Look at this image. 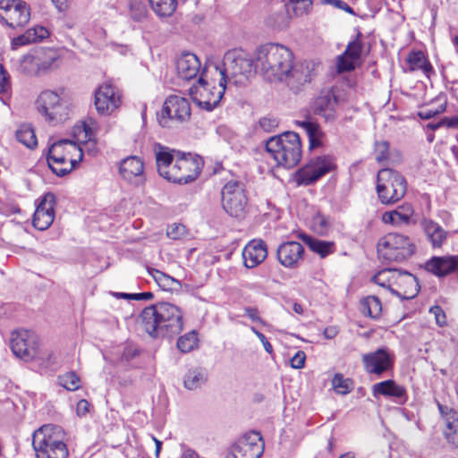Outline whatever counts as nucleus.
<instances>
[{
  "mask_svg": "<svg viewBox=\"0 0 458 458\" xmlns=\"http://www.w3.org/2000/svg\"><path fill=\"white\" fill-rule=\"evenodd\" d=\"M293 61V52L286 47L268 43L260 46L255 54V70H259L269 81H283Z\"/></svg>",
  "mask_w": 458,
  "mask_h": 458,
  "instance_id": "nucleus-3",
  "label": "nucleus"
},
{
  "mask_svg": "<svg viewBox=\"0 0 458 458\" xmlns=\"http://www.w3.org/2000/svg\"><path fill=\"white\" fill-rule=\"evenodd\" d=\"M157 172L168 182L177 184H188L199 175L203 160L198 155L177 152L159 151L156 155Z\"/></svg>",
  "mask_w": 458,
  "mask_h": 458,
  "instance_id": "nucleus-2",
  "label": "nucleus"
},
{
  "mask_svg": "<svg viewBox=\"0 0 458 458\" xmlns=\"http://www.w3.org/2000/svg\"><path fill=\"white\" fill-rule=\"evenodd\" d=\"M364 369L369 374L382 375L393 366V358L386 348L362 355Z\"/></svg>",
  "mask_w": 458,
  "mask_h": 458,
  "instance_id": "nucleus-19",
  "label": "nucleus"
},
{
  "mask_svg": "<svg viewBox=\"0 0 458 458\" xmlns=\"http://www.w3.org/2000/svg\"><path fill=\"white\" fill-rule=\"evenodd\" d=\"M49 31L43 26H35L25 31V33L15 37L12 40V48L17 49L21 46L42 41L48 38Z\"/></svg>",
  "mask_w": 458,
  "mask_h": 458,
  "instance_id": "nucleus-31",
  "label": "nucleus"
},
{
  "mask_svg": "<svg viewBox=\"0 0 458 458\" xmlns=\"http://www.w3.org/2000/svg\"><path fill=\"white\" fill-rule=\"evenodd\" d=\"M186 233L185 226L182 224H173L168 226L166 234L173 240H177Z\"/></svg>",
  "mask_w": 458,
  "mask_h": 458,
  "instance_id": "nucleus-58",
  "label": "nucleus"
},
{
  "mask_svg": "<svg viewBox=\"0 0 458 458\" xmlns=\"http://www.w3.org/2000/svg\"><path fill=\"white\" fill-rule=\"evenodd\" d=\"M19 71L27 76L44 75L33 51H30L21 58L19 65Z\"/></svg>",
  "mask_w": 458,
  "mask_h": 458,
  "instance_id": "nucleus-38",
  "label": "nucleus"
},
{
  "mask_svg": "<svg viewBox=\"0 0 458 458\" xmlns=\"http://www.w3.org/2000/svg\"><path fill=\"white\" fill-rule=\"evenodd\" d=\"M226 88V80L220 77L218 86H210L203 78V72L198 80V86H192L190 89L193 101L198 106L213 111L220 103Z\"/></svg>",
  "mask_w": 458,
  "mask_h": 458,
  "instance_id": "nucleus-8",
  "label": "nucleus"
},
{
  "mask_svg": "<svg viewBox=\"0 0 458 458\" xmlns=\"http://www.w3.org/2000/svg\"><path fill=\"white\" fill-rule=\"evenodd\" d=\"M198 333L196 330H192L181 335L177 340L176 346L181 352L188 353L198 348Z\"/></svg>",
  "mask_w": 458,
  "mask_h": 458,
  "instance_id": "nucleus-44",
  "label": "nucleus"
},
{
  "mask_svg": "<svg viewBox=\"0 0 458 458\" xmlns=\"http://www.w3.org/2000/svg\"><path fill=\"white\" fill-rule=\"evenodd\" d=\"M200 66L198 56L190 52L182 53L176 61L178 76L185 81L196 78L200 72Z\"/></svg>",
  "mask_w": 458,
  "mask_h": 458,
  "instance_id": "nucleus-24",
  "label": "nucleus"
},
{
  "mask_svg": "<svg viewBox=\"0 0 458 458\" xmlns=\"http://www.w3.org/2000/svg\"><path fill=\"white\" fill-rule=\"evenodd\" d=\"M396 283L403 284L404 289V299L414 298L420 292V286L418 278L406 270H399L397 272Z\"/></svg>",
  "mask_w": 458,
  "mask_h": 458,
  "instance_id": "nucleus-37",
  "label": "nucleus"
},
{
  "mask_svg": "<svg viewBox=\"0 0 458 458\" xmlns=\"http://www.w3.org/2000/svg\"><path fill=\"white\" fill-rule=\"evenodd\" d=\"M336 167L331 156H320L311 159L309 164L298 173L299 184L310 185Z\"/></svg>",
  "mask_w": 458,
  "mask_h": 458,
  "instance_id": "nucleus-15",
  "label": "nucleus"
},
{
  "mask_svg": "<svg viewBox=\"0 0 458 458\" xmlns=\"http://www.w3.org/2000/svg\"><path fill=\"white\" fill-rule=\"evenodd\" d=\"M38 337L34 332L21 329L12 333L11 349L15 356L25 361L31 360L38 356Z\"/></svg>",
  "mask_w": 458,
  "mask_h": 458,
  "instance_id": "nucleus-14",
  "label": "nucleus"
},
{
  "mask_svg": "<svg viewBox=\"0 0 458 458\" xmlns=\"http://www.w3.org/2000/svg\"><path fill=\"white\" fill-rule=\"evenodd\" d=\"M437 407L445 423V437L449 444L458 448V412L440 403H437Z\"/></svg>",
  "mask_w": 458,
  "mask_h": 458,
  "instance_id": "nucleus-23",
  "label": "nucleus"
},
{
  "mask_svg": "<svg viewBox=\"0 0 458 458\" xmlns=\"http://www.w3.org/2000/svg\"><path fill=\"white\" fill-rule=\"evenodd\" d=\"M446 106L445 104L441 105L437 109H427L423 111H420L418 113V116L422 120H429L436 115L442 114L445 111Z\"/></svg>",
  "mask_w": 458,
  "mask_h": 458,
  "instance_id": "nucleus-60",
  "label": "nucleus"
},
{
  "mask_svg": "<svg viewBox=\"0 0 458 458\" xmlns=\"http://www.w3.org/2000/svg\"><path fill=\"white\" fill-rule=\"evenodd\" d=\"M37 458H67L68 449L66 445H59L36 451Z\"/></svg>",
  "mask_w": 458,
  "mask_h": 458,
  "instance_id": "nucleus-46",
  "label": "nucleus"
},
{
  "mask_svg": "<svg viewBox=\"0 0 458 458\" xmlns=\"http://www.w3.org/2000/svg\"><path fill=\"white\" fill-rule=\"evenodd\" d=\"M130 15L131 18L140 22L146 19L148 15V8L142 0H130Z\"/></svg>",
  "mask_w": 458,
  "mask_h": 458,
  "instance_id": "nucleus-48",
  "label": "nucleus"
},
{
  "mask_svg": "<svg viewBox=\"0 0 458 458\" xmlns=\"http://www.w3.org/2000/svg\"><path fill=\"white\" fill-rule=\"evenodd\" d=\"M351 379L344 378L342 374H335L332 385L337 393L346 394L351 392Z\"/></svg>",
  "mask_w": 458,
  "mask_h": 458,
  "instance_id": "nucleus-53",
  "label": "nucleus"
},
{
  "mask_svg": "<svg viewBox=\"0 0 458 458\" xmlns=\"http://www.w3.org/2000/svg\"><path fill=\"white\" fill-rule=\"evenodd\" d=\"M397 272L398 269H383L373 276L372 281L379 286L387 288L393 294L400 296V293L392 288V280L396 282Z\"/></svg>",
  "mask_w": 458,
  "mask_h": 458,
  "instance_id": "nucleus-39",
  "label": "nucleus"
},
{
  "mask_svg": "<svg viewBox=\"0 0 458 458\" xmlns=\"http://www.w3.org/2000/svg\"><path fill=\"white\" fill-rule=\"evenodd\" d=\"M306 354L302 351H298L291 359V366L293 369H302L305 364Z\"/></svg>",
  "mask_w": 458,
  "mask_h": 458,
  "instance_id": "nucleus-61",
  "label": "nucleus"
},
{
  "mask_svg": "<svg viewBox=\"0 0 458 458\" xmlns=\"http://www.w3.org/2000/svg\"><path fill=\"white\" fill-rule=\"evenodd\" d=\"M415 252L411 240L398 233H389L379 239L377 253L380 259L387 261H403Z\"/></svg>",
  "mask_w": 458,
  "mask_h": 458,
  "instance_id": "nucleus-7",
  "label": "nucleus"
},
{
  "mask_svg": "<svg viewBox=\"0 0 458 458\" xmlns=\"http://www.w3.org/2000/svg\"><path fill=\"white\" fill-rule=\"evenodd\" d=\"M331 227L329 216L318 213L312 219V228L319 234H326Z\"/></svg>",
  "mask_w": 458,
  "mask_h": 458,
  "instance_id": "nucleus-49",
  "label": "nucleus"
},
{
  "mask_svg": "<svg viewBox=\"0 0 458 458\" xmlns=\"http://www.w3.org/2000/svg\"><path fill=\"white\" fill-rule=\"evenodd\" d=\"M216 69L227 82L237 76L247 78L255 70V61L242 50L233 49L225 53L222 67L216 66Z\"/></svg>",
  "mask_w": 458,
  "mask_h": 458,
  "instance_id": "nucleus-9",
  "label": "nucleus"
},
{
  "mask_svg": "<svg viewBox=\"0 0 458 458\" xmlns=\"http://www.w3.org/2000/svg\"><path fill=\"white\" fill-rule=\"evenodd\" d=\"M425 61V55L421 51H412L407 57L411 71L419 70Z\"/></svg>",
  "mask_w": 458,
  "mask_h": 458,
  "instance_id": "nucleus-55",
  "label": "nucleus"
},
{
  "mask_svg": "<svg viewBox=\"0 0 458 458\" xmlns=\"http://www.w3.org/2000/svg\"><path fill=\"white\" fill-rule=\"evenodd\" d=\"M208 373L203 367H193L187 370L183 377L184 387L188 390H196L208 381Z\"/></svg>",
  "mask_w": 458,
  "mask_h": 458,
  "instance_id": "nucleus-34",
  "label": "nucleus"
},
{
  "mask_svg": "<svg viewBox=\"0 0 458 458\" xmlns=\"http://www.w3.org/2000/svg\"><path fill=\"white\" fill-rule=\"evenodd\" d=\"M267 256V244L262 240H253L249 242L242 250L244 265L248 268H253L259 265Z\"/></svg>",
  "mask_w": 458,
  "mask_h": 458,
  "instance_id": "nucleus-26",
  "label": "nucleus"
},
{
  "mask_svg": "<svg viewBox=\"0 0 458 458\" xmlns=\"http://www.w3.org/2000/svg\"><path fill=\"white\" fill-rule=\"evenodd\" d=\"M44 75L57 68L59 55L54 48L40 47L32 50Z\"/></svg>",
  "mask_w": 458,
  "mask_h": 458,
  "instance_id": "nucleus-33",
  "label": "nucleus"
},
{
  "mask_svg": "<svg viewBox=\"0 0 458 458\" xmlns=\"http://www.w3.org/2000/svg\"><path fill=\"white\" fill-rule=\"evenodd\" d=\"M81 161L72 157H56L47 155L49 168L57 176H64L69 174Z\"/></svg>",
  "mask_w": 458,
  "mask_h": 458,
  "instance_id": "nucleus-32",
  "label": "nucleus"
},
{
  "mask_svg": "<svg viewBox=\"0 0 458 458\" xmlns=\"http://www.w3.org/2000/svg\"><path fill=\"white\" fill-rule=\"evenodd\" d=\"M266 151L278 165L293 168L301 158L300 136L294 131H285L278 136H273L266 142Z\"/></svg>",
  "mask_w": 458,
  "mask_h": 458,
  "instance_id": "nucleus-4",
  "label": "nucleus"
},
{
  "mask_svg": "<svg viewBox=\"0 0 458 458\" xmlns=\"http://www.w3.org/2000/svg\"><path fill=\"white\" fill-rule=\"evenodd\" d=\"M64 89L43 90L37 98L35 106L38 113L49 123L55 125L70 117L71 103L64 96Z\"/></svg>",
  "mask_w": 458,
  "mask_h": 458,
  "instance_id": "nucleus-5",
  "label": "nucleus"
},
{
  "mask_svg": "<svg viewBox=\"0 0 458 458\" xmlns=\"http://www.w3.org/2000/svg\"><path fill=\"white\" fill-rule=\"evenodd\" d=\"M30 19V5L22 0H0V20L15 29L25 26Z\"/></svg>",
  "mask_w": 458,
  "mask_h": 458,
  "instance_id": "nucleus-13",
  "label": "nucleus"
},
{
  "mask_svg": "<svg viewBox=\"0 0 458 458\" xmlns=\"http://www.w3.org/2000/svg\"><path fill=\"white\" fill-rule=\"evenodd\" d=\"M222 205L225 211L235 218H242L246 213L248 199L243 185L239 182L230 181L221 191Z\"/></svg>",
  "mask_w": 458,
  "mask_h": 458,
  "instance_id": "nucleus-11",
  "label": "nucleus"
},
{
  "mask_svg": "<svg viewBox=\"0 0 458 458\" xmlns=\"http://www.w3.org/2000/svg\"><path fill=\"white\" fill-rule=\"evenodd\" d=\"M429 312L434 315L436 323L438 326L443 327L446 324L445 313L444 312L443 309L440 306L436 305L431 307L429 309Z\"/></svg>",
  "mask_w": 458,
  "mask_h": 458,
  "instance_id": "nucleus-59",
  "label": "nucleus"
},
{
  "mask_svg": "<svg viewBox=\"0 0 458 458\" xmlns=\"http://www.w3.org/2000/svg\"><path fill=\"white\" fill-rule=\"evenodd\" d=\"M321 4L331 5L352 15H356L354 10L343 0H319Z\"/></svg>",
  "mask_w": 458,
  "mask_h": 458,
  "instance_id": "nucleus-56",
  "label": "nucleus"
},
{
  "mask_svg": "<svg viewBox=\"0 0 458 458\" xmlns=\"http://www.w3.org/2000/svg\"><path fill=\"white\" fill-rule=\"evenodd\" d=\"M244 312L253 322H258L261 325H265V321L259 317V310L257 308L245 307Z\"/></svg>",
  "mask_w": 458,
  "mask_h": 458,
  "instance_id": "nucleus-63",
  "label": "nucleus"
},
{
  "mask_svg": "<svg viewBox=\"0 0 458 458\" xmlns=\"http://www.w3.org/2000/svg\"><path fill=\"white\" fill-rule=\"evenodd\" d=\"M300 125L305 130L310 143V149H313L321 145L322 131L317 123L310 121H302Z\"/></svg>",
  "mask_w": 458,
  "mask_h": 458,
  "instance_id": "nucleus-41",
  "label": "nucleus"
},
{
  "mask_svg": "<svg viewBox=\"0 0 458 458\" xmlns=\"http://www.w3.org/2000/svg\"><path fill=\"white\" fill-rule=\"evenodd\" d=\"M288 8L295 17L309 15L313 9V0H290Z\"/></svg>",
  "mask_w": 458,
  "mask_h": 458,
  "instance_id": "nucleus-45",
  "label": "nucleus"
},
{
  "mask_svg": "<svg viewBox=\"0 0 458 458\" xmlns=\"http://www.w3.org/2000/svg\"><path fill=\"white\" fill-rule=\"evenodd\" d=\"M259 126L266 132L273 131L279 124V121L272 116H264L259 119Z\"/></svg>",
  "mask_w": 458,
  "mask_h": 458,
  "instance_id": "nucleus-57",
  "label": "nucleus"
},
{
  "mask_svg": "<svg viewBox=\"0 0 458 458\" xmlns=\"http://www.w3.org/2000/svg\"><path fill=\"white\" fill-rule=\"evenodd\" d=\"M372 392L374 396L384 395L394 397L395 398V402L399 404H403L407 401L406 389L392 379L375 384L372 386Z\"/></svg>",
  "mask_w": 458,
  "mask_h": 458,
  "instance_id": "nucleus-29",
  "label": "nucleus"
},
{
  "mask_svg": "<svg viewBox=\"0 0 458 458\" xmlns=\"http://www.w3.org/2000/svg\"><path fill=\"white\" fill-rule=\"evenodd\" d=\"M397 213L396 216L400 225H410L411 216L414 213V209L411 205L404 204L399 206L396 209L394 210Z\"/></svg>",
  "mask_w": 458,
  "mask_h": 458,
  "instance_id": "nucleus-51",
  "label": "nucleus"
},
{
  "mask_svg": "<svg viewBox=\"0 0 458 458\" xmlns=\"http://www.w3.org/2000/svg\"><path fill=\"white\" fill-rule=\"evenodd\" d=\"M144 164L142 160L135 156L123 159L119 165V174L126 181L131 182H143Z\"/></svg>",
  "mask_w": 458,
  "mask_h": 458,
  "instance_id": "nucleus-27",
  "label": "nucleus"
},
{
  "mask_svg": "<svg viewBox=\"0 0 458 458\" xmlns=\"http://www.w3.org/2000/svg\"><path fill=\"white\" fill-rule=\"evenodd\" d=\"M89 403L86 399H81L77 403L76 412L80 417H84L89 411Z\"/></svg>",
  "mask_w": 458,
  "mask_h": 458,
  "instance_id": "nucleus-64",
  "label": "nucleus"
},
{
  "mask_svg": "<svg viewBox=\"0 0 458 458\" xmlns=\"http://www.w3.org/2000/svg\"><path fill=\"white\" fill-rule=\"evenodd\" d=\"M157 15L159 17L171 16L176 10L177 0H148Z\"/></svg>",
  "mask_w": 458,
  "mask_h": 458,
  "instance_id": "nucleus-43",
  "label": "nucleus"
},
{
  "mask_svg": "<svg viewBox=\"0 0 458 458\" xmlns=\"http://www.w3.org/2000/svg\"><path fill=\"white\" fill-rule=\"evenodd\" d=\"M62 428L55 425H44L33 433L32 445L36 451L65 445L61 437Z\"/></svg>",
  "mask_w": 458,
  "mask_h": 458,
  "instance_id": "nucleus-21",
  "label": "nucleus"
},
{
  "mask_svg": "<svg viewBox=\"0 0 458 458\" xmlns=\"http://www.w3.org/2000/svg\"><path fill=\"white\" fill-rule=\"evenodd\" d=\"M304 248L294 241L283 242L276 250L278 261L285 267L293 268L303 259Z\"/></svg>",
  "mask_w": 458,
  "mask_h": 458,
  "instance_id": "nucleus-22",
  "label": "nucleus"
},
{
  "mask_svg": "<svg viewBox=\"0 0 458 458\" xmlns=\"http://www.w3.org/2000/svg\"><path fill=\"white\" fill-rule=\"evenodd\" d=\"M360 310L362 314L374 319L378 318L382 312V304L376 296H368L360 301Z\"/></svg>",
  "mask_w": 458,
  "mask_h": 458,
  "instance_id": "nucleus-40",
  "label": "nucleus"
},
{
  "mask_svg": "<svg viewBox=\"0 0 458 458\" xmlns=\"http://www.w3.org/2000/svg\"><path fill=\"white\" fill-rule=\"evenodd\" d=\"M421 226L434 248L442 246L446 238V232L435 221L424 218Z\"/></svg>",
  "mask_w": 458,
  "mask_h": 458,
  "instance_id": "nucleus-35",
  "label": "nucleus"
},
{
  "mask_svg": "<svg viewBox=\"0 0 458 458\" xmlns=\"http://www.w3.org/2000/svg\"><path fill=\"white\" fill-rule=\"evenodd\" d=\"M10 87L9 75L0 64V100L4 104H7L10 99Z\"/></svg>",
  "mask_w": 458,
  "mask_h": 458,
  "instance_id": "nucleus-50",
  "label": "nucleus"
},
{
  "mask_svg": "<svg viewBox=\"0 0 458 458\" xmlns=\"http://www.w3.org/2000/svg\"><path fill=\"white\" fill-rule=\"evenodd\" d=\"M362 34L358 31L355 39L351 41L344 53L338 58V69L340 72H350L354 69L353 62L360 57L362 51Z\"/></svg>",
  "mask_w": 458,
  "mask_h": 458,
  "instance_id": "nucleus-25",
  "label": "nucleus"
},
{
  "mask_svg": "<svg viewBox=\"0 0 458 458\" xmlns=\"http://www.w3.org/2000/svg\"><path fill=\"white\" fill-rule=\"evenodd\" d=\"M56 157H75L77 156L78 161H81L83 157V151L81 147L71 140H61L54 142L49 149L48 154Z\"/></svg>",
  "mask_w": 458,
  "mask_h": 458,
  "instance_id": "nucleus-30",
  "label": "nucleus"
},
{
  "mask_svg": "<svg viewBox=\"0 0 458 458\" xmlns=\"http://www.w3.org/2000/svg\"><path fill=\"white\" fill-rule=\"evenodd\" d=\"M182 311L170 302H157L146 307L140 315L144 331L152 338H173L183 328Z\"/></svg>",
  "mask_w": 458,
  "mask_h": 458,
  "instance_id": "nucleus-1",
  "label": "nucleus"
},
{
  "mask_svg": "<svg viewBox=\"0 0 458 458\" xmlns=\"http://www.w3.org/2000/svg\"><path fill=\"white\" fill-rule=\"evenodd\" d=\"M301 238L311 251L317 253L322 259L334 253L335 250L333 242L320 240L307 234H302Z\"/></svg>",
  "mask_w": 458,
  "mask_h": 458,
  "instance_id": "nucleus-36",
  "label": "nucleus"
},
{
  "mask_svg": "<svg viewBox=\"0 0 458 458\" xmlns=\"http://www.w3.org/2000/svg\"><path fill=\"white\" fill-rule=\"evenodd\" d=\"M140 354V351L138 348L133 347L131 345H128L124 347L123 352L122 353L121 359L122 360H125L127 362L133 360L135 357H137Z\"/></svg>",
  "mask_w": 458,
  "mask_h": 458,
  "instance_id": "nucleus-62",
  "label": "nucleus"
},
{
  "mask_svg": "<svg viewBox=\"0 0 458 458\" xmlns=\"http://www.w3.org/2000/svg\"><path fill=\"white\" fill-rule=\"evenodd\" d=\"M313 64L308 62H299L290 64V71L287 72L284 81L289 89L294 93L301 90L302 87L310 83L313 77Z\"/></svg>",
  "mask_w": 458,
  "mask_h": 458,
  "instance_id": "nucleus-18",
  "label": "nucleus"
},
{
  "mask_svg": "<svg viewBox=\"0 0 458 458\" xmlns=\"http://www.w3.org/2000/svg\"><path fill=\"white\" fill-rule=\"evenodd\" d=\"M264 451L261 435L250 431L238 439L233 446L232 457L228 458H260Z\"/></svg>",
  "mask_w": 458,
  "mask_h": 458,
  "instance_id": "nucleus-17",
  "label": "nucleus"
},
{
  "mask_svg": "<svg viewBox=\"0 0 458 458\" xmlns=\"http://www.w3.org/2000/svg\"><path fill=\"white\" fill-rule=\"evenodd\" d=\"M55 197L53 193L47 192L36 208L33 215L32 225L39 230H47L55 219Z\"/></svg>",
  "mask_w": 458,
  "mask_h": 458,
  "instance_id": "nucleus-20",
  "label": "nucleus"
},
{
  "mask_svg": "<svg viewBox=\"0 0 458 458\" xmlns=\"http://www.w3.org/2000/svg\"><path fill=\"white\" fill-rule=\"evenodd\" d=\"M191 117V105L188 99L180 96L168 97L164 104L157 120L162 127H173L186 122Z\"/></svg>",
  "mask_w": 458,
  "mask_h": 458,
  "instance_id": "nucleus-10",
  "label": "nucleus"
},
{
  "mask_svg": "<svg viewBox=\"0 0 458 458\" xmlns=\"http://www.w3.org/2000/svg\"><path fill=\"white\" fill-rule=\"evenodd\" d=\"M59 379L61 385L69 391H74L80 387V377L73 371L65 373Z\"/></svg>",
  "mask_w": 458,
  "mask_h": 458,
  "instance_id": "nucleus-52",
  "label": "nucleus"
},
{
  "mask_svg": "<svg viewBox=\"0 0 458 458\" xmlns=\"http://www.w3.org/2000/svg\"><path fill=\"white\" fill-rule=\"evenodd\" d=\"M426 269L443 277L458 270V257H433L426 263Z\"/></svg>",
  "mask_w": 458,
  "mask_h": 458,
  "instance_id": "nucleus-28",
  "label": "nucleus"
},
{
  "mask_svg": "<svg viewBox=\"0 0 458 458\" xmlns=\"http://www.w3.org/2000/svg\"><path fill=\"white\" fill-rule=\"evenodd\" d=\"M16 139L28 148H34L38 145L37 137L30 124H22L16 131Z\"/></svg>",
  "mask_w": 458,
  "mask_h": 458,
  "instance_id": "nucleus-42",
  "label": "nucleus"
},
{
  "mask_svg": "<svg viewBox=\"0 0 458 458\" xmlns=\"http://www.w3.org/2000/svg\"><path fill=\"white\" fill-rule=\"evenodd\" d=\"M121 103L119 89L110 82L103 83L95 91L94 105L99 114H111Z\"/></svg>",
  "mask_w": 458,
  "mask_h": 458,
  "instance_id": "nucleus-16",
  "label": "nucleus"
},
{
  "mask_svg": "<svg viewBox=\"0 0 458 458\" xmlns=\"http://www.w3.org/2000/svg\"><path fill=\"white\" fill-rule=\"evenodd\" d=\"M340 98L335 88L324 89L314 98L310 109L313 114L320 116L327 123H334L338 117Z\"/></svg>",
  "mask_w": 458,
  "mask_h": 458,
  "instance_id": "nucleus-12",
  "label": "nucleus"
},
{
  "mask_svg": "<svg viewBox=\"0 0 458 458\" xmlns=\"http://www.w3.org/2000/svg\"><path fill=\"white\" fill-rule=\"evenodd\" d=\"M389 143L388 141H377L375 143V158L378 163L388 159Z\"/></svg>",
  "mask_w": 458,
  "mask_h": 458,
  "instance_id": "nucleus-54",
  "label": "nucleus"
},
{
  "mask_svg": "<svg viewBox=\"0 0 458 458\" xmlns=\"http://www.w3.org/2000/svg\"><path fill=\"white\" fill-rule=\"evenodd\" d=\"M377 192L379 200L385 205H391L406 193L407 182L396 170L384 168L377 173Z\"/></svg>",
  "mask_w": 458,
  "mask_h": 458,
  "instance_id": "nucleus-6",
  "label": "nucleus"
},
{
  "mask_svg": "<svg viewBox=\"0 0 458 458\" xmlns=\"http://www.w3.org/2000/svg\"><path fill=\"white\" fill-rule=\"evenodd\" d=\"M153 277L157 284L165 291L174 290L176 287L181 286L178 280L159 270H155Z\"/></svg>",
  "mask_w": 458,
  "mask_h": 458,
  "instance_id": "nucleus-47",
  "label": "nucleus"
}]
</instances>
